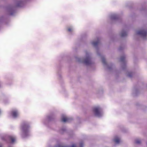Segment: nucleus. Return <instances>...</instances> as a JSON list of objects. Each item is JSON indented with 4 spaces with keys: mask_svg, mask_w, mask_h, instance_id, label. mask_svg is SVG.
<instances>
[{
    "mask_svg": "<svg viewBox=\"0 0 147 147\" xmlns=\"http://www.w3.org/2000/svg\"><path fill=\"white\" fill-rule=\"evenodd\" d=\"M76 59L77 61L83 63L86 65H90L92 63L89 53L87 52L86 53V56L84 59L78 57H76Z\"/></svg>",
    "mask_w": 147,
    "mask_h": 147,
    "instance_id": "f257e3e1",
    "label": "nucleus"
},
{
    "mask_svg": "<svg viewBox=\"0 0 147 147\" xmlns=\"http://www.w3.org/2000/svg\"><path fill=\"white\" fill-rule=\"evenodd\" d=\"M28 125L27 123L23 125L22 127V137L23 138L27 136L28 135Z\"/></svg>",
    "mask_w": 147,
    "mask_h": 147,
    "instance_id": "f03ea898",
    "label": "nucleus"
},
{
    "mask_svg": "<svg viewBox=\"0 0 147 147\" xmlns=\"http://www.w3.org/2000/svg\"><path fill=\"white\" fill-rule=\"evenodd\" d=\"M93 111L95 115L97 117H100L102 115L101 109L98 107H94Z\"/></svg>",
    "mask_w": 147,
    "mask_h": 147,
    "instance_id": "7ed1b4c3",
    "label": "nucleus"
},
{
    "mask_svg": "<svg viewBox=\"0 0 147 147\" xmlns=\"http://www.w3.org/2000/svg\"><path fill=\"white\" fill-rule=\"evenodd\" d=\"M137 34L140 35L143 38L147 36V30H142L137 32Z\"/></svg>",
    "mask_w": 147,
    "mask_h": 147,
    "instance_id": "20e7f679",
    "label": "nucleus"
},
{
    "mask_svg": "<svg viewBox=\"0 0 147 147\" xmlns=\"http://www.w3.org/2000/svg\"><path fill=\"white\" fill-rule=\"evenodd\" d=\"M70 118L66 117V116L64 115H62L61 116V120L62 121L64 122H69Z\"/></svg>",
    "mask_w": 147,
    "mask_h": 147,
    "instance_id": "39448f33",
    "label": "nucleus"
},
{
    "mask_svg": "<svg viewBox=\"0 0 147 147\" xmlns=\"http://www.w3.org/2000/svg\"><path fill=\"white\" fill-rule=\"evenodd\" d=\"M19 115L17 111L14 110L12 111V115L14 118H16Z\"/></svg>",
    "mask_w": 147,
    "mask_h": 147,
    "instance_id": "423d86ee",
    "label": "nucleus"
},
{
    "mask_svg": "<svg viewBox=\"0 0 147 147\" xmlns=\"http://www.w3.org/2000/svg\"><path fill=\"white\" fill-rule=\"evenodd\" d=\"M100 42V40L99 38H98L97 40L96 41H93L92 42V44L93 46L96 47Z\"/></svg>",
    "mask_w": 147,
    "mask_h": 147,
    "instance_id": "0eeeda50",
    "label": "nucleus"
},
{
    "mask_svg": "<svg viewBox=\"0 0 147 147\" xmlns=\"http://www.w3.org/2000/svg\"><path fill=\"white\" fill-rule=\"evenodd\" d=\"M113 141L116 143L119 144L120 141V138L117 136H116L113 139Z\"/></svg>",
    "mask_w": 147,
    "mask_h": 147,
    "instance_id": "6e6552de",
    "label": "nucleus"
},
{
    "mask_svg": "<svg viewBox=\"0 0 147 147\" xmlns=\"http://www.w3.org/2000/svg\"><path fill=\"white\" fill-rule=\"evenodd\" d=\"M118 16L117 15L115 14H113L111 15V20H116L117 19Z\"/></svg>",
    "mask_w": 147,
    "mask_h": 147,
    "instance_id": "1a4fd4ad",
    "label": "nucleus"
},
{
    "mask_svg": "<svg viewBox=\"0 0 147 147\" xmlns=\"http://www.w3.org/2000/svg\"><path fill=\"white\" fill-rule=\"evenodd\" d=\"M125 55H123V56H121L120 59V62L123 63L124 64H125Z\"/></svg>",
    "mask_w": 147,
    "mask_h": 147,
    "instance_id": "9d476101",
    "label": "nucleus"
},
{
    "mask_svg": "<svg viewBox=\"0 0 147 147\" xmlns=\"http://www.w3.org/2000/svg\"><path fill=\"white\" fill-rule=\"evenodd\" d=\"M127 35L126 32H125L124 31H122L121 33V36L122 37H124L126 36Z\"/></svg>",
    "mask_w": 147,
    "mask_h": 147,
    "instance_id": "9b49d317",
    "label": "nucleus"
},
{
    "mask_svg": "<svg viewBox=\"0 0 147 147\" xmlns=\"http://www.w3.org/2000/svg\"><path fill=\"white\" fill-rule=\"evenodd\" d=\"M9 139L11 140L12 143H13L15 140V138L13 136H10L9 137Z\"/></svg>",
    "mask_w": 147,
    "mask_h": 147,
    "instance_id": "f8f14e48",
    "label": "nucleus"
},
{
    "mask_svg": "<svg viewBox=\"0 0 147 147\" xmlns=\"http://www.w3.org/2000/svg\"><path fill=\"white\" fill-rule=\"evenodd\" d=\"M102 62L103 63L104 65H107H107L105 59L103 57H102Z\"/></svg>",
    "mask_w": 147,
    "mask_h": 147,
    "instance_id": "ddd939ff",
    "label": "nucleus"
},
{
    "mask_svg": "<svg viewBox=\"0 0 147 147\" xmlns=\"http://www.w3.org/2000/svg\"><path fill=\"white\" fill-rule=\"evenodd\" d=\"M135 143L138 144L141 143V141L139 139H137L135 140Z\"/></svg>",
    "mask_w": 147,
    "mask_h": 147,
    "instance_id": "4468645a",
    "label": "nucleus"
},
{
    "mask_svg": "<svg viewBox=\"0 0 147 147\" xmlns=\"http://www.w3.org/2000/svg\"><path fill=\"white\" fill-rule=\"evenodd\" d=\"M132 76V74L131 73H129L127 74V76L131 78Z\"/></svg>",
    "mask_w": 147,
    "mask_h": 147,
    "instance_id": "2eb2a0df",
    "label": "nucleus"
},
{
    "mask_svg": "<svg viewBox=\"0 0 147 147\" xmlns=\"http://www.w3.org/2000/svg\"><path fill=\"white\" fill-rule=\"evenodd\" d=\"M61 147H76V146L75 144H73L71 146H64V147L62 146Z\"/></svg>",
    "mask_w": 147,
    "mask_h": 147,
    "instance_id": "dca6fc26",
    "label": "nucleus"
},
{
    "mask_svg": "<svg viewBox=\"0 0 147 147\" xmlns=\"http://www.w3.org/2000/svg\"><path fill=\"white\" fill-rule=\"evenodd\" d=\"M83 144L82 142H81L80 143V147H83Z\"/></svg>",
    "mask_w": 147,
    "mask_h": 147,
    "instance_id": "f3484780",
    "label": "nucleus"
},
{
    "mask_svg": "<svg viewBox=\"0 0 147 147\" xmlns=\"http://www.w3.org/2000/svg\"><path fill=\"white\" fill-rule=\"evenodd\" d=\"M68 31L69 32H71L72 31L71 29L70 28L68 29Z\"/></svg>",
    "mask_w": 147,
    "mask_h": 147,
    "instance_id": "a211bd4d",
    "label": "nucleus"
},
{
    "mask_svg": "<svg viewBox=\"0 0 147 147\" xmlns=\"http://www.w3.org/2000/svg\"><path fill=\"white\" fill-rule=\"evenodd\" d=\"M48 119L49 120H51V118H50L49 117V118H48Z\"/></svg>",
    "mask_w": 147,
    "mask_h": 147,
    "instance_id": "6ab92c4d",
    "label": "nucleus"
},
{
    "mask_svg": "<svg viewBox=\"0 0 147 147\" xmlns=\"http://www.w3.org/2000/svg\"><path fill=\"white\" fill-rule=\"evenodd\" d=\"M0 147H2V146L1 144H0Z\"/></svg>",
    "mask_w": 147,
    "mask_h": 147,
    "instance_id": "aec40b11",
    "label": "nucleus"
},
{
    "mask_svg": "<svg viewBox=\"0 0 147 147\" xmlns=\"http://www.w3.org/2000/svg\"><path fill=\"white\" fill-rule=\"evenodd\" d=\"M18 6H20V5H18Z\"/></svg>",
    "mask_w": 147,
    "mask_h": 147,
    "instance_id": "412c9836",
    "label": "nucleus"
},
{
    "mask_svg": "<svg viewBox=\"0 0 147 147\" xmlns=\"http://www.w3.org/2000/svg\"><path fill=\"white\" fill-rule=\"evenodd\" d=\"M98 55H100L98 53Z\"/></svg>",
    "mask_w": 147,
    "mask_h": 147,
    "instance_id": "4be33fe9",
    "label": "nucleus"
}]
</instances>
